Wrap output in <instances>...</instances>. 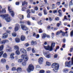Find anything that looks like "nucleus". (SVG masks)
Listing matches in <instances>:
<instances>
[{"label":"nucleus","mask_w":73,"mask_h":73,"mask_svg":"<svg viewBox=\"0 0 73 73\" xmlns=\"http://www.w3.org/2000/svg\"><path fill=\"white\" fill-rule=\"evenodd\" d=\"M55 20H56V21H58L59 20H60V18H59V17H57L55 18Z\"/></svg>","instance_id":"obj_49"},{"label":"nucleus","mask_w":73,"mask_h":73,"mask_svg":"<svg viewBox=\"0 0 73 73\" xmlns=\"http://www.w3.org/2000/svg\"><path fill=\"white\" fill-rule=\"evenodd\" d=\"M66 16H65L64 17V19L65 20H68V19H67V18H66Z\"/></svg>","instance_id":"obj_63"},{"label":"nucleus","mask_w":73,"mask_h":73,"mask_svg":"<svg viewBox=\"0 0 73 73\" xmlns=\"http://www.w3.org/2000/svg\"><path fill=\"white\" fill-rule=\"evenodd\" d=\"M12 35L13 37H16V33H13L12 34Z\"/></svg>","instance_id":"obj_34"},{"label":"nucleus","mask_w":73,"mask_h":73,"mask_svg":"<svg viewBox=\"0 0 73 73\" xmlns=\"http://www.w3.org/2000/svg\"><path fill=\"white\" fill-rule=\"evenodd\" d=\"M70 35L71 37H72L73 35V30L70 32Z\"/></svg>","instance_id":"obj_41"},{"label":"nucleus","mask_w":73,"mask_h":73,"mask_svg":"<svg viewBox=\"0 0 73 73\" xmlns=\"http://www.w3.org/2000/svg\"><path fill=\"white\" fill-rule=\"evenodd\" d=\"M57 4V5H60V2H57L56 3Z\"/></svg>","instance_id":"obj_57"},{"label":"nucleus","mask_w":73,"mask_h":73,"mask_svg":"<svg viewBox=\"0 0 73 73\" xmlns=\"http://www.w3.org/2000/svg\"><path fill=\"white\" fill-rule=\"evenodd\" d=\"M22 53H27V51H26V50L24 49L23 51H22Z\"/></svg>","instance_id":"obj_50"},{"label":"nucleus","mask_w":73,"mask_h":73,"mask_svg":"<svg viewBox=\"0 0 73 73\" xmlns=\"http://www.w3.org/2000/svg\"><path fill=\"white\" fill-rule=\"evenodd\" d=\"M38 15L39 16H42V13H39L38 14Z\"/></svg>","instance_id":"obj_40"},{"label":"nucleus","mask_w":73,"mask_h":73,"mask_svg":"<svg viewBox=\"0 0 73 73\" xmlns=\"http://www.w3.org/2000/svg\"><path fill=\"white\" fill-rule=\"evenodd\" d=\"M43 53L44 56H45L46 58H50V53H49V52L44 51L43 52Z\"/></svg>","instance_id":"obj_6"},{"label":"nucleus","mask_w":73,"mask_h":73,"mask_svg":"<svg viewBox=\"0 0 73 73\" xmlns=\"http://www.w3.org/2000/svg\"><path fill=\"white\" fill-rule=\"evenodd\" d=\"M73 0H71V1L70 2L69 4V7H70V5H73V4L72 3V1Z\"/></svg>","instance_id":"obj_35"},{"label":"nucleus","mask_w":73,"mask_h":73,"mask_svg":"<svg viewBox=\"0 0 73 73\" xmlns=\"http://www.w3.org/2000/svg\"><path fill=\"white\" fill-rule=\"evenodd\" d=\"M1 62L2 63H5L6 62V60L5 59H2L1 60Z\"/></svg>","instance_id":"obj_21"},{"label":"nucleus","mask_w":73,"mask_h":73,"mask_svg":"<svg viewBox=\"0 0 73 73\" xmlns=\"http://www.w3.org/2000/svg\"><path fill=\"white\" fill-rule=\"evenodd\" d=\"M44 61V60L42 57H40L38 59V62L39 63L41 64L42 62Z\"/></svg>","instance_id":"obj_12"},{"label":"nucleus","mask_w":73,"mask_h":73,"mask_svg":"<svg viewBox=\"0 0 73 73\" xmlns=\"http://www.w3.org/2000/svg\"><path fill=\"white\" fill-rule=\"evenodd\" d=\"M27 12L28 14H29V13H31V12L30 11V10L29 9L27 10Z\"/></svg>","instance_id":"obj_51"},{"label":"nucleus","mask_w":73,"mask_h":73,"mask_svg":"<svg viewBox=\"0 0 73 73\" xmlns=\"http://www.w3.org/2000/svg\"><path fill=\"white\" fill-rule=\"evenodd\" d=\"M14 49L16 50H19V46L16 45L14 46Z\"/></svg>","instance_id":"obj_23"},{"label":"nucleus","mask_w":73,"mask_h":73,"mask_svg":"<svg viewBox=\"0 0 73 73\" xmlns=\"http://www.w3.org/2000/svg\"><path fill=\"white\" fill-rule=\"evenodd\" d=\"M1 13H2V12H4L5 13H6V10H5V9H3L2 10V11H1Z\"/></svg>","instance_id":"obj_36"},{"label":"nucleus","mask_w":73,"mask_h":73,"mask_svg":"<svg viewBox=\"0 0 73 73\" xmlns=\"http://www.w3.org/2000/svg\"><path fill=\"white\" fill-rule=\"evenodd\" d=\"M42 33V30L41 29H40L39 30V33Z\"/></svg>","instance_id":"obj_54"},{"label":"nucleus","mask_w":73,"mask_h":73,"mask_svg":"<svg viewBox=\"0 0 73 73\" xmlns=\"http://www.w3.org/2000/svg\"><path fill=\"white\" fill-rule=\"evenodd\" d=\"M46 65H47V66H50V65H51L50 63L48 62H46Z\"/></svg>","instance_id":"obj_28"},{"label":"nucleus","mask_w":73,"mask_h":73,"mask_svg":"<svg viewBox=\"0 0 73 73\" xmlns=\"http://www.w3.org/2000/svg\"><path fill=\"white\" fill-rule=\"evenodd\" d=\"M62 31L60 30V31H58L56 34V35H60V34H61V33H62Z\"/></svg>","instance_id":"obj_25"},{"label":"nucleus","mask_w":73,"mask_h":73,"mask_svg":"<svg viewBox=\"0 0 73 73\" xmlns=\"http://www.w3.org/2000/svg\"><path fill=\"white\" fill-rule=\"evenodd\" d=\"M51 72L49 71V70L47 71H46V73H50Z\"/></svg>","instance_id":"obj_64"},{"label":"nucleus","mask_w":73,"mask_h":73,"mask_svg":"<svg viewBox=\"0 0 73 73\" xmlns=\"http://www.w3.org/2000/svg\"><path fill=\"white\" fill-rule=\"evenodd\" d=\"M40 37V35H39V34L37 35V38H39Z\"/></svg>","instance_id":"obj_62"},{"label":"nucleus","mask_w":73,"mask_h":73,"mask_svg":"<svg viewBox=\"0 0 73 73\" xmlns=\"http://www.w3.org/2000/svg\"><path fill=\"white\" fill-rule=\"evenodd\" d=\"M0 16L3 18V19L5 20L7 22H10L11 21V19L9 17V15H0Z\"/></svg>","instance_id":"obj_3"},{"label":"nucleus","mask_w":73,"mask_h":73,"mask_svg":"<svg viewBox=\"0 0 73 73\" xmlns=\"http://www.w3.org/2000/svg\"><path fill=\"white\" fill-rule=\"evenodd\" d=\"M31 49H32V48H31V47H29L27 49V51H28L29 52V51H30V50H31Z\"/></svg>","instance_id":"obj_37"},{"label":"nucleus","mask_w":73,"mask_h":73,"mask_svg":"<svg viewBox=\"0 0 73 73\" xmlns=\"http://www.w3.org/2000/svg\"><path fill=\"white\" fill-rule=\"evenodd\" d=\"M25 4H26V5H27L28 4V3L27 2L25 1H24L23 2H22V5H24Z\"/></svg>","instance_id":"obj_29"},{"label":"nucleus","mask_w":73,"mask_h":73,"mask_svg":"<svg viewBox=\"0 0 73 73\" xmlns=\"http://www.w3.org/2000/svg\"><path fill=\"white\" fill-rule=\"evenodd\" d=\"M55 46V42H52V43L51 46L48 45L47 46H44V47L46 50H48L49 51H52L53 50V48H54Z\"/></svg>","instance_id":"obj_1"},{"label":"nucleus","mask_w":73,"mask_h":73,"mask_svg":"<svg viewBox=\"0 0 73 73\" xmlns=\"http://www.w3.org/2000/svg\"><path fill=\"white\" fill-rule=\"evenodd\" d=\"M44 1L45 2V4H46V5H49V4L48 3L47 0H44Z\"/></svg>","instance_id":"obj_46"},{"label":"nucleus","mask_w":73,"mask_h":73,"mask_svg":"<svg viewBox=\"0 0 73 73\" xmlns=\"http://www.w3.org/2000/svg\"><path fill=\"white\" fill-rule=\"evenodd\" d=\"M3 51H1L0 52V57H1L2 55H3Z\"/></svg>","instance_id":"obj_39"},{"label":"nucleus","mask_w":73,"mask_h":73,"mask_svg":"<svg viewBox=\"0 0 73 73\" xmlns=\"http://www.w3.org/2000/svg\"><path fill=\"white\" fill-rule=\"evenodd\" d=\"M46 37V35L45 34H44L42 35V38L43 39L45 38Z\"/></svg>","instance_id":"obj_27"},{"label":"nucleus","mask_w":73,"mask_h":73,"mask_svg":"<svg viewBox=\"0 0 73 73\" xmlns=\"http://www.w3.org/2000/svg\"><path fill=\"white\" fill-rule=\"evenodd\" d=\"M22 65L23 66H25L27 65V62L24 61L22 63Z\"/></svg>","instance_id":"obj_24"},{"label":"nucleus","mask_w":73,"mask_h":73,"mask_svg":"<svg viewBox=\"0 0 73 73\" xmlns=\"http://www.w3.org/2000/svg\"><path fill=\"white\" fill-rule=\"evenodd\" d=\"M6 68L7 70H8L9 69V67L8 65H6Z\"/></svg>","instance_id":"obj_45"},{"label":"nucleus","mask_w":73,"mask_h":73,"mask_svg":"<svg viewBox=\"0 0 73 73\" xmlns=\"http://www.w3.org/2000/svg\"><path fill=\"white\" fill-rule=\"evenodd\" d=\"M63 72L64 73H67L69 72V70L68 69L66 68L63 70Z\"/></svg>","instance_id":"obj_22"},{"label":"nucleus","mask_w":73,"mask_h":73,"mask_svg":"<svg viewBox=\"0 0 73 73\" xmlns=\"http://www.w3.org/2000/svg\"><path fill=\"white\" fill-rule=\"evenodd\" d=\"M54 58H56L57 57V54H55L54 56Z\"/></svg>","instance_id":"obj_55"},{"label":"nucleus","mask_w":73,"mask_h":73,"mask_svg":"<svg viewBox=\"0 0 73 73\" xmlns=\"http://www.w3.org/2000/svg\"><path fill=\"white\" fill-rule=\"evenodd\" d=\"M11 70L13 71H15V70H16V68L15 67L11 69Z\"/></svg>","instance_id":"obj_42"},{"label":"nucleus","mask_w":73,"mask_h":73,"mask_svg":"<svg viewBox=\"0 0 73 73\" xmlns=\"http://www.w3.org/2000/svg\"><path fill=\"white\" fill-rule=\"evenodd\" d=\"M51 66L52 68L54 67L53 69L54 72H58V68H59V64L58 63L56 62L53 63L52 64Z\"/></svg>","instance_id":"obj_2"},{"label":"nucleus","mask_w":73,"mask_h":73,"mask_svg":"<svg viewBox=\"0 0 73 73\" xmlns=\"http://www.w3.org/2000/svg\"><path fill=\"white\" fill-rule=\"evenodd\" d=\"M21 26L22 30H24V31H27V30H28V28L25 25H21Z\"/></svg>","instance_id":"obj_9"},{"label":"nucleus","mask_w":73,"mask_h":73,"mask_svg":"<svg viewBox=\"0 0 73 73\" xmlns=\"http://www.w3.org/2000/svg\"><path fill=\"white\" fill-rule=\"evenodd\" d=\"M3 51H1L0 52V57H1L2 55H3Z\"/></svg>","instance_id":"obj_38"},{"label":"nucleus","mask_w":73,"mask_h":73,"mask_svg":"<svg viewBox=\"0 0 73 73\" xmlns=\"http://www.w3.org/2000/svg\"><path fill=\"white\" fill-rule=\"evenodd\" d=\"M34 69V66L32 64H30L28 66V68L27 69V70L30 73L31 71H33Z\"/></svg>","instance_id":"obj_4"},{"label":"nucleus","mask_w":73,"mask_h":73,"mask_svg":"<svg viewBox=\"0 0 73 73\" xmlns=\"http://www.w3.org/2000/svg\"><path fill=\"white\" fill-rule=\"evenodd\" d=\"M20 40L19 38H16L15 39V41L16 42H17V43H19L20 42Z\"/></svg>","instance_id":"obj_18"},{"label":"nucleus","mask_w":73,"mask_h":73,"mask_svg":"<svg viewBox=\"0 0 73 73\" xmlns=\"http://www.w3.org/2000/svg\"><path fill=\"white\" fill-rule=\"evenodd\" d=\"M31 43L32 44H36V41H31Z\"/></svg>","instance_id":"obj_53"},{"label":"nucleus","mask_w":73,"mask_h":73,"mask_svg":"<svg viewBox=\"0 0 73 73\" xmlns=\"http://www.w3.org/2000/svg\"><path fill=\"white\" fill-rule=\"evenodd\" d=\"M54 18H51V17H49V20L50 21H52L53 20Z\"/></svg>","instance_id":"obj_44"},{"label":"nucleus","mask_w":73,"mask_h":73,"mask_svg":"<svg viewBox=\"0 0 73 73\" xmlns=\"http://www.w3.org/2000/svg\"><path fill=\"white\" fill-rule=\"evenodd\" d=\"M29 45V44L28 43H27L25 44V46H26V47H27V46H28Z\"/></svg>","instance_id":"obj_48"},{"label":"nucleus","mask_w":73,"mask_h":73,"mask_svg":"<svg viewBox=\"0 0 73 73\" xmlns=\"http://www.w3.org/2000/svg\"><path fill=\"white\" fill-rule=\"evenodd\" d=\"M44 13L45 15H46L48 14V12H47L44 9Z\"/></svg>","instance_id":"obj_31"},{"label":"nucleus","mask_w":73,"mask_h":73,"mask_svg":"<svg viewBox=\"0 0 73 73\" xmlns=\"http://www.w3.org/2000/svg\"><path fill=\"white\" fill-rule=\"evenodd\" d=\"M20 52L19 50H17L15 52V54L16 55H19V54H20Z\"/></svg>","instance_id":"obj_26"},{"label":"nucleus","mask_w":73,"mask_h":73,"mask_svg":"<svg viewBox=\"0 0 73 73\" xmlns=\"http://www.w3.org/2000/svg\"><path fill=\"white\" fill-rule=\"evenodd\" d=\"M62 36H65V33L62 31Z\"/></svg>","instance_id":"obj_59"},{"label":"nucleus","mask_w":73,"mask_h":73,"mask_svg":"<svg viewBox=\"0 0 73 73\" xmlns=\"http://www.w3.org/2000/svg\"><path fill=\"white\" fill-rule=\"evenodd\" d=\"M60 25L61 24H60V23H58L57 24V27H59V26H60Z\"/></svg>","instance_id":"obj_56"},{"label":"nucleus","mask_w":73,"mask_h":73,"mask_svg":"<svg viewBox=\"0 0 73 73\" xmlns=\"http://www.w3.org/2000/svg\"><path fill=\"white\" fill-rule=\"evenodd\" d=\"M3 57L4 58H6V57H7V54L5 53H4L3 55Z\"/></svg>","instance_id":"obj_32"},{"label":"nucleus","mask_w":73,"mask_h":73,"mask_svg":"<svg viewBox=\"0 0 73 73\" xmlns=\"http://www.w3.org/2000/svg\"><path fill=\"white\" fill-rule=\"evenodd\" d=\"M41 20L39 22H38V23L39 25H42V23H41Z\"/></svg>","instance_id":"obj_47"},{"label":"nucleus","mask_w":73,"mask_h":73,"mask_svg":"<svg viewBox=\"0 0 73 73\" xmlns=\"http://www.w3.org/2000/svg\"><path fill=\"white\" fill-rule=\"evenodd\" d=\"M19 17L21 20H22L23 19H24V15L20 14L19 15Z\"/></svg>","instance_id":"obj_16"},{"label":"nucleus","mask_w":73,"mask_h":73,"mask_svg":"<svg viewBox=\"0 0 73 73\" xmlns=\"http://www.w3.org/2000/svg\"><path fill=\"white\" fill-rule=\"evenodd\" d=\"M7 42H9V41L8 40L5 39L1 41L0 42V44H5V43Z\"/></svg>","instance_id":"obj_10"},{"label":"nucleus","mask_w":73,"mask_h":73,"mask_svg":"<svg viewBox=\"0 0 73 73\" xmlns=\"http://www.w3.org/2000/svg\"><path fill=\"white\" fill-rule=\"evenodd\" d=\"M15 55V54L14 53H12L10 55V58H11V60H13L14 58V57L13 56Z\"/></svg>","instance_id":"obj_17"},{"label":"nucleus","mask_w":73,"mask_h":73,"mask_svg":"<svg viewBox=\"0 0 73 73\" xmlns=\"http://www.w3.org/2000/svg\"><path fill=\"white\" fill-rule=\"evenodd\" d=\"M73 48H70V52H72L73 51Z\"/></svg>","instance_id":"obj_58"},{"label":"nucleus","mask_w":73,"mask_h":73,"mask_svg":"<svg viewBox=\"0 0 73 73\" xmlns=\"http://www.w3.org/2000/svg\"><path fill=\"white\" fill-rule=\"evenodd\" d=\"M4 48V45H2L0 46V51L2 50Z\"/></svg>","instance_id":"obj_30"},{"label":"nucleus","mask_w":73,"mask_h":73,"mask_svg":"<svg viewBox=\"0 0 73 73\" xmlns=\"http://www.w3.org/2000/svg\"><path fill=\"white\" fill-rule=\"evenodd\" d=\"M22 58H23L24 61L25 62H27L28 60V56L27 55H22L21 56Z\"/></svg>","instance_id":"obj_5"},{"label":"nucleus","mask_w":73,"mask_h":73,"mask_svg":"<svg viewBox=\"0 0 73 73\" xmlns=\"http://www.w3.org/2000/svg\"><path fill=\"white\" fill-rule=\"evenodd\" d=\"M25 36L24 35H21V40L22 41H24L25 40Z\"/></svg>","instance_id":"obj_15"},{"label":"nucleus","mask_w":73,"mask_h":73,"mask_svg":"<svg viewBox=\"0 0 73 73\" xmlns=\"http://www.w3.org/2000/svg\"><path fill=\"white\" fill-rule=\"evenodd\" d=\"M18 62L19 63H21L23 62V59H19L18 60Z\"/></svg>","instance_id":"obj_33"},{"label":"nucleus","mask_w":73,"mask_h":73,"mask_svg":"<svg viewBox=\"0 0 73 73\" xmlns=\"http://www.w3.org/2000/svg\"><path fill=\"white\" fill-rule=\"evenodd\" d=\"M71 63V62L70 61H66L65 62V65L66 66H70V65Z\"/></svg>","instance_id":"obj_13"},{"label":"nucleus","mask_w":73,"mask_h":73,"mask_svg":"<svg viewBox=\"0 0 73 73\" xmlns=\"http://www.w3.org/2000/svg\"><path fill=\"white\" fill-rule=\"evenodd\" d=\"M12 48L11 47L7 46V47L6 50L7 52H11L12 51Z\"/></svg>","instance_id":"obj_11"},{"label":"nucleus","mask_w":73,"mask_h":73,"mask_svg":"<svg viewBox=\"0 0 73 73\" xmlns=\"http://www.w3.org/2000/svg\"><path fill=\"white\" fill-rule=\"evenodd\" d=\"M51 37L52 38H54V33H51Z\"/></svg>","instance_id":"obj_52"},{"label":"nucleus","mask_w":73,"mask_h":73,"mask_svg":"<svg viewBox=\"0 0 73 73\" xmlns=\"http://www.w3.org/2000/svg\"><path fill=\"white\" fill-rule=\"evenodd\" d=\"M3 36L2 37V38L3 39H5V38H7L8 36V34H5L3 35Z\"/></svg>","instance_id":"obj_14"},{"label":"nucleus","mask_w":73,"mask_h":73,"mask_svg":"<svg viewBox=\"0 0 73 73\" xmlns=\"http://www.w3.org/2000/svg\"><path fill=\"white\" fill-rule=\"evenodd\" d=\"M53 12L54 13H57V10H54L53 11Z\"/></svg>","instance_id":"obj_60"},{"label":"nucleus","mask_w":73,"mask_h":73,"mask_svg":"<svg viewBox=\"0 0 73 73\" xmlns=\"http://www.w3.org/2000/svg\"><path fill=\"white\" fill-rule=\"evenodd\" d=\"M45 72V71L43 70H40V73H44Z\"/></svg>","instance_id":"obj_43"},{"label":"nucleus","mask_w":73,"mask_h":73,"mask_svg":"<svg viewBox=\"0 0 73 73\" xmlns=\"http://www.w3.org/2000/svg\"><path fill=\"white\" fill-rule=\"evenodd\" d=\"M58 13L59 14V16H62V11L61 10H59L58 11Z\"/></svg>","instance_id":"obj_19"},{"label":"nucleus","mask_w":73,"mask_h":73,"mask_svg":"<svg viewBox=\"0 0 73 73\" xmlns=\"http://www.w3.org/2000/svg\"><path fill=\"white\" fill-rule=\"evenodd\" d=\"M8 9L10 13H11L12 16L13 17L15 15V13L13 11H12V9H11L10 7H8Z\"/></svg>","instance_id":"obj_7"},{"label":"nucleus","mask_w":73,"mask_h":73,"mask_svg":"<svg viewBox=\"0 0 73 73\" xmlns=\"http://www.w3.org/2000/svg\"><path fill=\"white\" fill-rule=\"evenodd\" d=\"M22 69L20 67H18L17 68V72L18 73H20L21 72Z\"/></svg>","instance_id":"obj_20"},{"label":"nucleus","mask_w":73,"mask_h":73,"mask_svg":"<svg viewBox=\"0 0 73 73\" xmlns=\"http://www.w3.org/2000/svg\"><path fill=\"white\" fill-rule=\"evenodd\" d=\"M20 28V25L18 24H15V27L14 28V30L15 32H17Z\"/></svg>","instance_id":"obj_8"},{"label":"nucleus","mask_w":73,"mask_h":73,"mask_svg":"<svg viewBox=\"0 0 73 73\" xmlns=\"http://www.w3.org/2000/svg\"><path fill=\"white\" fill-rule=\"evenodd\" d=\"M27 24L29 25H31V22L29 21H28L27 22Z\"/></svg>","instance_id":"obj_61"}]
</instances>
